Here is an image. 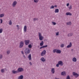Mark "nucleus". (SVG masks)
<instances>
[{
    "mask_svg": "<svg viewBox=\"0 0 79 79\" xmlns=\"http://www.w3.org/2000/svg\"><path fill=\"white\" fill-rule=\"evenodd\" d=\"M23 75H21L18 77V79H23Z\"/></svg>",
    "mask_w": 79,
    "mask_h": 79,
    "instance_id": "15",
    "label": "nucleus"
},
{
    "mask_svg": "<svg viewBox=\"0 0 79 79\" xmlns=\"http://www.w3.org/2000/svg\"><path fill=\"white\" fill-rule=\"evenodd\" d=\"M61 50H57L56 51V53H61Z\"/></svg>",
    "mask_w": 79,
    "mask_h": 79,
    "instance_id": "21",
    "label": "nucleus"
},
{
    "mask_svg": "<svg viewBox=\"0 0 79 79\" xmlns=\"http://www.w3.org/2000/svg\"><path fill=\"white\" fill-rule=\"evenodd\" d=\"M56 35H59V32H57L56 33Z\"/></svg>",
    "mask_w": 79,
    "mask_h": 79,
    "instance_id": "37",
    "label": "nucleus"
},
{
    "mask_svg": "<svg viewBox=\"0 0 79 79\" xmlns=\"http://www.w3.org/2000/svg\"><path fill=\"white\" fill-rule=\"evenodd\" d=\"M23 57H24V58H26V57H25V56L24 55Z\"/></svg>",
    "mask_w": 79,
    "mask_h": 79,
    "instance_id": "49",
    "label": "nucleus"
},
{
    "mask_svg": "<svg viewBox=\"0 0 79 79\" xmlns=\"http://www.w3.org/2000/svg\"><path fill=\"white\" fill-rule=\"evenodd\" d=\"M54 7H57V5H55V6H54Z\"/></svg>",
    "mask_w": 79,
    "mask_h": 79,
    "instance_id": "48",
    "label": "nucleus"
},
{
    "mask_svg": "<svg viewBox=\"0 0 79 79\" xmlns=\"http://www.w3.org/2000/svg\"><path fill=\"white\" fill-rule=\"evenodd\" d=\"M52 24H53V25H56V23L54 22H52Z\"/></svg>",
    "mask_w": 79,
    "mask_h": 79,
    "instance_id": "36",
    "label": "nucleus"
},
{
    "mask_svg": "<svg viewBox=\"0 0 79 79\" xmlns=\"http://www.w3.org/2000/svg\"><path fill=\"white\" fill-rule=\"evenodd\" d=\"M73 61L74 62H76V61H77V59L76 57H73L72 59Z\"/></svg>",
    "mask_w": 79,
    "mask_h": 79,
    "instance_id": "17",
    "label": "nucleus"
},
{
    "mask_svg": "<svg viewBox=\"0 0 79 79\" xmlns=\"http://www.w3.org/2000/svg\"><path fill=\"white\" fill-rule=\"evenodd\" d=\"M59 65H60L58 63L56 65V67H58L59 66Z\"/></svg>",
    "mask_w": 79,
    "mask_h": 79,
    "instance_id": "43",
    "label": "nucleus"
},
{
    "mask_svg": "<svg viewBox=\"0 0 79 79\" xmlns=\"http://www.w3.org/2000/svg\"><path fill=\"white\" fill-rule=\"evenodd\" d=\"M29 42H30L29 40H25L24 42L26 45H27L29 44Z\"/></svg>",
    "mask_w": 79,
    "mask_h": 79,
    "instance_id": "8",
    "label": "nucleus"
},
{
    "mask_svg": "<svg viewBox=\"0 0 79 79\" xmlns=\"http://www.w3.org/2000/svg\"><path fill=\"white\" fill-rule=\"evenodd\" d=\"M10 53V51H8L7 52V54H9Z\"/></svg>",
    "mask_w": 79,
    "mask_h": 79,
    "instance_id": "41",
    "label": "nucleus"
},
{
    "mask_svg": "<svg viewBox=\"0 0 79 79\" xmlns=\"http://www.w3.org/2000/svg\"><path fill=\"white\" fill-rule=\"evenodd\" d=\"M46 54V51L45 50H44L42 52L41 54V56H43Z\"/></svg>",
    "mask_w": 79,
    "mask_h": 79,
    "instance_id": "4",
    "label": "nucleus"
},
{
    "mask_svg": "<svg viewBox=\"0 0 79 79\" xmlns=\"http://www.w3.org/2000/svg\"><path fill=\"white\" fill-rule=\"evenodd\" d=\"M69 10H71L72 9V5H71L70 6L68 7Z\"/></svg>",
    "mask_w": 79,
    "mask_h": 79,
    "instance_id": "31",
    "label": "nucleus"
},
{
    "mask_svg": "<svg viewBox=\"0 0 79 79\" xmlns=\"http://www.w3.org/2000/svg\"><path fill=\"white\" fill-rule=\"evenodd\" d=\"M44 45V41H42L40 43V46H42Z\"/></svg>",
    "mask_w": 79,
    "mask_h": 79,
    "instance_id": "24",
    "label": "nucleus"
},
{
    "mask_svg": "<svg viewBox=\"0 0 79 79\" xmlns=\"http://www.w3.org/2000/svg\"><path fill=\"white\" fill-rule=\"evenodd\" d=\"M38 20V19L37 18H34L33 19V21H37V20Z\"/></svg>",
    "mask_w": 79,
    "mask_h": 79,
    "instance_id": "39",
    "label": "nucleus"
},
{
    "mask_svg": "<svg viewBox=\"0 0 79 79\" xmlns=\"http://www.w3.org/2000/svg\"><path fill=\"white\" fill-rule=\"evenodd\" d=\"M40 60H41V61H43V62L45 61V58H44V57H42Z\"/></svg>",
    "mask_w": 79,
    "mask_h": 79,
    "instance_id": "22",
    "label": "nucleus"
},
{
    "mask_svg": "<svg viewBox=\"0 0 79 79\" xmlns=\"http://www.w3.org/2000/svg\"><path fill=\"white\" fill-rule=\"evenodd\" d=\"M1 21V23H3V20L2 19H0Z\"/></svg>",
    "mask_w": 79,
    "mask_h": 79,
    "instance_id": "44",
    "label": "nucleus"
},
{
    "mask_svg": "<svg viewBox=\"0 0 79 79\" xmlns=\"http://www.w3.org/2000/svg\"><path fill=\"white\" fill-rule=\"evenodd\" d=\"M55 13H58L59 12V9H56L55 10Z\"/></svg>",
    "mask_w": 79,
    "mask_h": 79,
    "instance_id": "16",
    "label": "nucleus"
},
{
    "mask_svg": "<svg viewBox=\"0 0 79 79\" xmlns=\"http://www.w3.org/2000/svg\"><path fill=\"white\" fill-rule=\"evenodd\" d=\"M48 46L47 45H46L45 46H43L41 47L40 48V49H41V48H45L46 47H47Z\"/></svg>",
    "mask_w": 79,
    "mask_h": 79,
    "instance_id": "20",
    "label": "nucleus"
},
{
    "mask_svg": "<svg viewBox=\"0 0 79 79\" xmlns=\"http://www.w3.org/2000/svg\"><path fill=\"white\" fill-rule=\"evenodd\" d=\"M35 3H37L39 2V0H34Z\"/></svg>",
    "mask_w": 79,
    "mask_h": 79,
    "instance_id": "34",
    "label": "nucleus"
},
{
    "mask_svg": "<svg viewBox=\"0 0 79 79\" xmlns=\"http://www.w3.org/2000/svg\"><path fill=\"white\" fill-rule=\"evenodd\" d=\"M16 26L17 27V29H18V30H19V25H16Z\"/></svg>",
    "mask_w": 79,
    "mask_h": 79,
    "instance_id": "38",
    "label": "nucleus"
},
{
    "mask_svg": "<svg viewBox=\"0 0 79 79\" xmlns=\"http://www.w3.org/2000/svg\"><path fill=\"white\" fill-rule=\"evenodd\" d=\"M72 74L75 77H76V78H77V77H79V74H78L77 73H76L75 72H73V73Z\"/></svg>",
    "mask_w": 79,
    "mask_h": 79,
    "instance_id": "3",
    "label": "nucleus"
},
{
    "mask_svg": "<svg viewBox=\"0 0 79 79\" xmlns=\"http://www.w3.org/2000/svg\"><path fill=\"white\" fill-rule=\"evenodd\" d=\"M24 45V42L23 41H21L20 43V48H22L23 47V45Z\"/></svg>",
    "mask_w": 79,
    "mask_h": 79,
    "instance_id": "7",
    "label": "nucleus"
},
{
    "mask_svg": "<svg viewBox=\"0 0 79 79\" xmlns=\"http://www.w3.org/2000/svg\"><path fill=\"white\" fill-rule=\"evenodd\" d=\"M64 47V44H62L60 45V47L63 48Z\"/></svg>",
    "mask_w": 79,
    "mask_h": 79,
    "instance_id": "29",
    "label": "nucleus"
},
{
    "mask_svg": "<svg viewBox=\"0 0 79 79\" xmlns=\"http://www.w3.org/2000/svg\"><path fill=\"white\" fill-rule=\"evenodd\" d=\"M69 5V3H68L67 4L66 6H68Z\"/></svg>",
    "mask_w": 79,
    "mask_h": 79,
    "instance_id": "45",
    "label": "nucleus"
},
{
    "mask_svg": "<svg viewBox=\"0 0 79 79\" xmlns=\"http://www.w3.org/2000/svg\"><path fill=\"white\" fill-rule=\"evenodd\" d=\"M51 73H52V74H54L55 73V69L52 68L51 69Z\"/></svg>",
    "mask_w": 79,
    "mask_h": 79,
    "instance_id": "18",
    "label": "nucleus"
},
{
    "mask_svg": "<svg viewBox=\"0 0 79 79\" xmlns=\"http://www.w3.org/2000/svg\"><path fill=\"white\" fill-rule=\"evenodd\" d=\"M12 72L13 74H17V73H18V71H15V70H13Z\"/></svg>",
    "mask_w": 79,
    "mask_h": 79,
    "instance_id": "11",
    "label": "nucleus"
},
{
    "mask_svg": "<svg viewBox=\"0 0 79 79\" xmlns=\"http://www.w3.org/2000/svg\"><path fill=\"white\" fill-rule=\"evenodd\" d=\"M3 29L2 28H1L0 29V34H1V33H2L3 32Z\"/></svg>",
    "mask_w": 79,
    "mask_h": 79,
    "instance_id": "28",
    "label": "nucleus"
},
{
    "mask_svg": "<svg viewBox=\"0 0 79 79\" xmlns=\"http://www.w3.org/2000/svg\"><path fill=\"white\" fill-rule=\"evenodd\" d=\"M28 58L29 60H31L32 59V58H31V54H30L28 56Z\"/></svg>",
    "mask_w": 79,
    "mask_h": 79,
    "instance_id": "14",
    "label": "nucleus"
},
{
    "mask_svg": "<svg viewBox=\"0 0 79 79\" xmlns=\"http://www.w3.org/2000/svg\"><path fill=\"white\" fill-rule=\"evenodd\" d=\"M72 35H73V33H72L69 34L68 35V36L69 37H71V36H72Z\"/></svg>",
    "mask_w": 79,
    "mask_h": 79,
    "instance_id": "25",
    "label": "nucleus"
},
{
    "mask_svg": "<svg viewBox=\"0 0 79 79\" xmlns=\"http://www.w3.org/2000/svg\"><path fill=\"white\" fill-rule=\"evenodd\" d=\"M65 15H66L67 16H68V15L69 16H71V15H72V14L70 12H67L66 13Z\"/></svg>",
    "mask_w": 79,
    "mask_h": 79,
    "instance_id": "13",
    "label": "nucleus"
},
{
    "mask_svg": "<svg viewBox=\"0 0 79 79\" xmlns=\"http://www.w3.org/2000/svg\"><path fill=\"white\" fill-rule=\"evenodd\" d=\"M21 52L22 54H24V52H23V51H22Z\"/></svg>",
    "mask_w": 79,
    "mask_h": 79,
    "instance_id": "46",
    "label": "nucleus"
},
{
    "mask_svg": "<svg viewBox=\"0 0 79 79\" xmlns=\"http://www.w3.org/2000/svg\"><path fill=\"white\" fill-rule=\"evenodd\" d=\"M5 15H4V14H1L0 15V18H2V17H3V16H4Z\"/></svg>",
    "mask_w": 79,
    "mask_h": 79,
    "instance_id": "30",
    "label": "nucleus"
},
{
    "mask_svg": "<svg viewBox=\"0 0 79 79\" xmlns=\"http://www.w3.org/2000/svg\"><path fill=\"white\" fill-rule=\"evenodd\" d=\"M29 64H30V65H32V63L31 62L29 63Z\"/></svg>",
    "mask_w": 79,
    "mask_h": 79,
    "instance_id": "47",
    "label": "nucleus"
},
{
    "mask_svg": "<svg viewBox=\"0 0 79 79\" xmlns=\"http://www.w3.org/2000/svg\"><path fill=\"white\" fill-rule=\"evenodd\" d=\"M2 55H0V59H2Z\"/></svg>",
    "mask_w": 79,
    "mask_h": 79,
    "instance_id": "42",
    "label": "nucleus"
},
{
    "mask_svg": "<svg viewBox=\"0 0 79 79\" xmlns=\"http://www.w3.org/2000/svg\"><path fill=\"white\" fill-rule=\"evenodd\" d=\"M53 53H55V52H56V49H54L53 50Z\"/></svg>",
    "mask_w": 79,
    "mask_h": 79,
    "instance_id": "40",
    "label": "nucleus"
},
{
    "mask_svg": "<svg viewBox=\"0 0 79 79\" xmlns=\"http://www.w3.org/2000/svg\"><path fill=\"white\" fill-rule=\"evenodd\" d=\"M71 22L67 23V25H71Z\"/></svg>",
    "mask_w": 79,
    "mask_h": 79,
    "instance_id": "27",
    "label": "nucleus"
},
{
    "mask_svg": "<svg viewBox=\"0 0 79 79\" xmlns=\"http://www.w3.org/2000/svg\"><path fill=\"white\" fill-rule=\"evenodd\" d=\"M66 79H70V77L69 75H68L67 76Z\"/></svg>",
    "mask_w": 79,
    "mask_h": 79,
    "instance_id": "35",
    "label": "nucleus"
},
{
    "mask_svg": "<svg viewBox=\"0 0 79 79\" xmlns=\"http://www.w3.org/2000/svg\"><path fill=\"white\" fill-rule=\"evenodd\" d=\"M28 47L29 48H32V45L31 44H30L28 45Z\"/></svg>",
    "mask_w": 79,
    "mask_h": 79,
    "instance_id": "33",
    "label": "nucleus"
},
{
    "mask_svg": "<svg viewBox=\"0 0 79 79\" xmlns=\"http://www.w3.org/2000/svg\"><path fill=\"white\" fill-rule=\"evenodd\" d=\"M38 36L39 37V39L40 40H42L44 39V36L42 35V33L40 32L38 33Z\"/></svg>",
    "mask_w": 79,
    "mask_h": 79,
    "instance_id": "1",
    "label": "nucleus"
},
{
    "mask_svg": "<svg viewBox=\"0 0 79 79\" xmlns=\"http://www.w3.org/2000/svg\"><path fill=\"white\" fill-rule=\"evenodd\" d=\"M61 75L62 76H66V73L65 72H63L61 73Z\"/></svg>",
    "mask_w": 79,
    "mask_h": 79,
    "instance_id": "19",
    "label": "nucleus"
},
{
    "mask_svg": "<svg viewBox=\"0 0 79 79\" xmlns=\"http://www.w3.org/2000/svg\"><path fill=\"white\" fill-rule=\"evenodd\" d=\"M9 25H11L12 24V22H11V20H10L9 21Z\"/></svg>",
    "mask_w": 79,
    "mask_h": 79,
    "instance_id": "23",
    "label": "nucleus"
},
{
    "mask_svg": "<svg viewBox=\"0 0 79 79\" xmlns=\"http://www.w3.org/2000/svg\"><path fill=\"white\" fill-rule=\"evenodd\" d=\"M55 8V6L53 5L51 6L50 8V9H53Z\"/></svg>",
    "mask_w": 79,
    "mask_h": 79,
    "instance_id": "32",
    "label": "nucleus"
},
{
    "mask_svg": "<svg viewBox=\"0 0 79 79\" xmlns=\"http://www.w3.org/2000/svg\"><path fill=\"white\" fill-rule=\"evenodd\" d=\"M18 72H22L24 71V69L22 68H19L18 69Z\"/></svg>",
    "mask_w": 79,
    "mask_h": 79,
    "instance_id": "5",
    "label": "nucleus"
},
{
    "mask_svg": "<svg viewBox=\"0 0 79 79\" xmlns=\"http://www.w3.org/2000/svg\"><path fill=\"white\" fill-rule=\"evenodd\" d=\"M71 47H72V43L70 42L69 44L67 46V48H70Z\"/></svg>",
    "mask_w": 79,
    "mask_h": 79,
    "instance_id": "10",
    "label": "nucleus"
},
{
    "mask_svg": "<svg viewBox=\"0 0 79 79\" xmlns=\"http://www.w3.org/2000/svg\"><path fill=\"white\" fill-rule=\"evenodd\" d=\"M30 52L31 51L30 50V49H29V48H27L25 49V53L26 54H29V53H30Z\"/></svg>",
    "mask_w": 79,
    "mask_h": 79,
    "instance_id": "2",
    "label": "nucleus"
},
{
    "mask_svg": "<svg viewBox=\"0 0 79 79\" xmlns=\"http://www.w3.org/2000/svg\"><path fill=\"white\" fill-rule=\"evenodd\" d=\"M6 69H2L1 70V73H4L5 72V70Z\"/></svg>",
    "mask_w": 79,
    "mask_h": 79,
    "instance_id": "26",
    "label": "nucleus"
},
{
    "mask_svg": "<svg viewBox=\"0 0 79 79\" xmlns=\"http://www.w3.org/2000/svg\"><path fill=\"white\" fill-rule=\"evenodd\" d=\"M58 63L59 64V65H60V66H63V62L61 61H59Z\"/></svg>",
    "mask_w": 79,
    "mask_h": 79,
    "instance_id": "9",
    "label": "nucleus"
},
{
    "mask_svg": "<svg viewBox=\"0 0 79 79\" xmlns=\"http://www.w3.org/2000/svg\"><path fill=\"white\" fill-rule=\"evenodd\" d=\"M17 4V2L16 1H14L12 4V6L13 7H15L16 5Z\"/></svg>",
    "mask_w": 79,
    "mask_h": 79,
    "instance_id": "6",
    "label": "nucleus"
},
{
    "mask_svg": "<svg viewBox=\"0 0 79 79\" xmlns=\"http://www.w3.org/2000/svg\"><path fill=\"white\" fill-rule=\"evenodd\" d=\"M26 31H27V26H25L24 27V31L25 32H26Z\"/></svg>",
    "mask_w": 79,
    "mask_h": 79,
    "instance_id": "12",
    "label": "nucleus"
}]
</instances>
